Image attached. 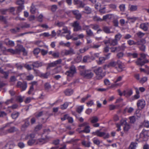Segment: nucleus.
I'll return each mask as SVG.
<instances>
[{
  "mask_svg": "<svg viewBox=\"0 0 149 149\" xmlns=\"http://www.w3.org/2000/svg\"><path fill=\"white\" fill-rule=\"evenodd\" d=\"M49 131V129L44 130V132L42 135V138L39 139L38 140V141L36 142V144H42L46 143L47 142L46 140L49 139V137L47 135Z\"/></svg>",
  "mask_w": 149,
  "mask_h": 149,
  "instance_id": "nucleus-1",
  "label": "nucleus"
},
{
  "mask_svg": "<svg viewBox=\"0 0 149 149\" xmlns=\"http://www.w3.org/2000/svg\"><path fill=\"white\" fill-rule=\"evenodd\" d=\"M13 123V122H10L6 123L5 125L3 127L1 128L2 130L4 129L5 128L8 127L9 128L6 131V133H13L17 130V129L15 127H11V124Z\"/></svg>",
  "mask_w": 149,
  "mask_h": 149,
  "instance_id": "nucleus-2",
  "label": "nucleus"
},
{
  "mask_svg": "<svg viewBox=\"0 0 149 149\" xmlns=\"http://www.w3.org/2000/svg\"><path fill=\"white\" fill-rule=\"evenodd\" d=\"M81 74L84 78L89 79L93 77L94 74L91 70H86L81 72Z\"/></svg>",
  "mask_w": 149,
  "mask_h": 149,
  "instance_id": "nucleus-3",
  "label": "nucleus"
},
{
  "mask_svg": "<svg viewBox=\"0 0 149 149\" xmlns=\"http://www.w3.org/2000/svg\"><path fill=\"white\" fill-rule=\"evenodd\" d=\"M76 73L75 67L74 65H72L70 68L69 70L66 72L65 74L68 76L72 77Z\"/></svg>",
  "mask_w": 149,
  "mask_h": 149,
  "instance_id": "nucleus-4",
  "label": "nucleus"
},
{
  "mask_svg": "<svg viewBox=\"0 0 149 149\" xmlns=\"http://www.w3.org/2000/svg\"><path fill=\"white\" fill-rule=\"evenodd\" d=\"M71 26L73 27L74 31L77 32L82 30L81 27L79 23L77 21H74L72 23Z\"/></svg>",
  "mask_w": 149,
  "mask_h": 149,
  "instance_id": "nucleus-5",
  "label": "nucleus"
},
{
  "mask_svg": "<svg viewBox=\"0 0 149 149\" xmlns=\"http://www.w3.org/2000/svg\"><path fill=\"white\" fill-rule=\"evenodd\" d=\"M17 87L21 88L22 91H25L27 87V83L25 81L22 82L18 81L17 84Z\"/></svg>",
  "mask_w": 149,
  "mask_h": 149,
  "instance_id": "nucleus-6",
  "label": "nucleus"
},
{
  "mask_svg": "<svg viewBox=\"0 0 149 149\" xmlns=\"http://www.w3.org/2000/svg\"><path fill=\"white\" fill-rule=\"evenodd\" d=\"M94 72L97 76H99L100 78H102L104 76L102 68L101 67H99L94 69Z\"/></svg>",
  "mask_w": 149,
  "mask_h": 149,
  "instance_id": "nucleus-7",
  "label": "nucleus"
},
{
  "mask_svg": "<svg viewBox=\"0 0 149 149\" xmlns=\"http://www.w3.org/2000/svg\"><path fill=\"white\" fill-rule=\"evenodd\" d=\"M118 62H120V61H118L117 62L114 61H111L108 64L104 66V68L106 69L107 68H110L116 67L118 63Z\"/></svg>",
  "mask_w": 149,
  "mask_h": 149,
  "instance_id": "nucleus-8",
  "label": "nucleus"
},
{
  "mask_svg": "<svg viewBox=\"0 0 149 149\" xmlns=\"http://www.w3.org/2000/svg\"><path fill=\"white\" fill-rule=\"evenodd\" d=\"M137 105L139 109H143L146 105L145 101L143 99L139 100L137 102Z\"/></svg>",
  "mask_w": 149,
  "mask_h": 149,
  "instance_id": "nucleus-9",
  "label": "nucleus"
},
{
  "mask_svg": "<svg viewBox=\"0 0 149 149\" xmlns=\"http://www.w3.org/2000/svg\"><path fill=\"white\" fill-rule=\"evenodd\" d=\"M73 3L74 5H78V7L79 8H83L85 5L84 2L80 0H73Z\"/></svg>",
  "mask_w": 149,
  "mask_h": 149,
  "instance_id": "nucleus-10",
  "label": "nucleus"
},
{
  "mask_svg": "<svg viewBox=\"0 0 149 149\" xmlns=\"http://www.w3.org/2000/svg\"><path fill=\"white\" fill-rule=\"evenodd\" d=\"M72 13L75 16L76 18L77 19H80L81 17V15L79 13V10H74L72 11Z\"/></svg>",
  "mask_w": 149,
  "mask_h": 149,
  "instance_id": "nucleus-11",
  "label": "nucleus"
},
{
  "mask_svg": "<svg viewBox=\"0 0 149 149\" xmlns=\"http://www.w3.org/2000/svg\"><path fill=\"white\" fill-rule=\"evenodd\" d=\"M148 62V61L147 59H144L143 60V59L141 58H138L137 61L136 63L137 65H140L141 66L143 65L145 63H147Z\"/></svg>",
  "mask_w": 149,
  "mask_h": 149,
  "instance_id": "nucleus-12",
  "label": "nucleus"
},
{
  "mask_svg": "<svg viewBox=\"0 0 149 149\" xmlns=\"http://www.w3.org/2000/svg\"><path fill=\"white\" fill-rule=\"evenodd\" d=\"M146 133L142 132L139 135V140L141 141H146L148 139V137L146 136Z\"/></svg>",
  "mask_w": 149,
  "mask_h": 149,
  "instance_id": "nucleus-13",
  "label": "nucleus"
},
{
  "mask_svg": "<svg viewBox=\"0 0 149 149\" xmlns=\"http://www.w3.org/2000/svg\"><path fill=\"white\" fill-rule=\"evenodd\" d=\"M4 42L6 45L10 47H13L15 45L14 42L9 40L8 38L6 39L4 41Z\"/></svg>",
  "mask_w": 149,
  "mask_h": 149,
  "instance_id": "nucleus-14",
  "label": "nucleus"
},
{
  "mask_svg": "<svg viewBox=\"0 0 149 149\" xmlns=\"http://www.w3.org/2000/svg\"><path fill=\"white\" fill-rule=\"evenodd\" d=\"M42 62L39 61H36L33 62L31 65L34 68H38L39 67L42 66Z\"/></svg>",
  "mask_w": 149,
  "mask_h": 149,
  "instance_id": "nucleus-15",
  "label": "nucleus"
},
{
  "mask_svg": "<svg viewBox=\"0 0 149 149\" xmlns=\"http://www.w3.org/2000/svg\"><path fill=\"white\" fill-rule=\"evenodd\" d=\"M133 94V91L132 89H130L123 91V94L126 97H128L131 96Z\"/></svg>",
  "mask_w": 149,
  "mask_h": 149,
  "instance_id": "nucleus-16",
  "label": "nucleus"
},
{
  "mask_svg": "<svg viewBox=\"0 0 149 149\" xmlns=\"http://www.w3.org/2000/svg\"><path fill=\"white\" fill-rule=\"evenodd\" d=\"M139 42H140V44L138 45H139V48L143 52L144 51L146 48V46L142 44V43H145V40L143 39H142L140 40V41Z\"/></svg>",
  "mask_w": 149,
  "mask_h": 149,
  "instance_id": "nucleus-17",
  "label": "nucleus"
},
{
  "mask_svg": "<svg viewBox=\"0 0 149 149\" xmlns=\"http://www.w3.org/2000/svg\"><path fill=\"white\" fill-rule=\"evenodd\" d=\"M101 130H97L95 132H93L92 134L93 135H96L98 136H103L105 135V133L104 132H100Z\"/></svg>",
  "mask_w": 149,
  "mask_h": 149,
  "instance_id": "nucleus-18",
  "label": "nucleus"
},
{
  "mask_svg": "<svg viewBox=\"0 0 149 149\" xmlns=\"http://www.w3.org/2000/svg\"><path fill=\"white\" fill-rule=\"evenodd\" d=\"M31 85L30 86L28 92V93L29 94H31L34 90L33 85H36L37 84V82L36 81H33L31 83Z\"/></svg>",
  "mask_w": 149,
  "mask_h": 149,
  "instance_id": "nucleus-19",
  "label": "nucleus"
},
{
  "mask_svg": "<svg viewBox=\"0 0 149 149\" xmlns=\"http://www.w3.org/2000/svg\"><path fill=\"white\" fill-rule=\"evenodd\" d=\"M75 54V52L73 49L72 48H70L69 50H65L64 54L65 55H72Z\"/></svg>",
  "mask_w": 149,
  "mask_h": 149,
  "instance_id": "nucleus-20",
  "label": "nucleus"
},
{
  "mask_svg": "<svg viewBox=\"0 0 149 149\" xmlns=\"http://www.w3.org/2000/svg\"><path fill=\"white\" fill-rule=\"evenodd\" d=\"M84 10L85 11H83V12L87 14L91 13L92 11L91 9L88 6L84 7Z\"/></svg>",
  "mask_w": 149,
  "mask_h": 149,
  "instance_id": "nucleus-21",
  "label": "nucleus"
},
{
  "mask_svg": "<svg viewBox=\"0 0 149 149\" xmlns=\"http://www.w3.org/2000/svg\"><path fill=\"white\" fill-rule=\"evenodd\" d=\"M91 61L90 57L88 56H85L83 57V62L84 63L90 62Z\"/></svg>",
  "mask_w": 149,
  "mask_h": 149,
  "instance_id": "nucleus-22",
  "label": "nucleus"
},
{
  "mask_svg": "<svg viewBox=\"0 0 149 149\" xmlns=\"http://www.w3.org/2000/svg\"><path fill=\"white\" fill-rule=\"evenodd\" d=\"M127 43L128 45L130 46L133 45H138L140 44V42L138 41L136 42H135L133 40H129L127 41Z\"/></svg>",
  "mask_w": 149,
  "mask_h": 149,
  "instance_id": "nucleus-23",
  "label": "nucleus"
},
{
  "mask_svg": "<svg viewBox=\"0 0 149 149\" xmlns=\"http://www.w3.org/2000/svg\"><path fill=\"white\" fill-rule=\"evenodd\" d=\"M126 47L125 46V44L123 43L120 46L117 47V52L124 51L126 48Z\"/></svg>",
  "mask_w": 149,
  "mask_h": 149,
  "instance_id": "nucleus-24",
  "label": "nucleus"
},
{
  "mask_svg": "<svg viewBox=\"0 0 149 149\" xmlns=\"http://www.w3.org/2000/svg\"><path fill=\"white\" fill-rule=\"evenodd\" d=\"M91 143L90 141H86L84 140L82 141L81 142L82 145L86 147H89L90 146Z\"/></svg>",
  "mask_w": 149,
  "mask_h": 149,
  "instance_id": "nucleus-25",
  "label": "nucleus"
},
{
  "mask_svg": "<svg viewBox=\"0 0 149 149\" xmlns=\"http://www.w3.org/2000/svg\"><path fill=\"white\" fill-rule=\"evenodd\" d=\"M129 9L130 11H136L137 9V6L136 5H129Z\"/></svg>",
  "mask_w": 149,
  "mask_h": 149,
  "instance_id": "nucleus-26",
  "label": "nucleus"
},
{
  "mask_svg": "<svg viewBox=\"0 0 149 149\" xmlns=\"http://www.w3.org/2000/svg\"><path fill=\"white\" fill-rule=\"evenodd\" d=\"M124 123L125 125L123 127L124 130L125 131L127 132L130 128V126L125 121H123V123Z\"/></svg>",
  "mask_w": 149,
  "mask_h": 149,
  "instance_id": "nucleus-27",
  "label": "nucleus"
},
{
  "mask_svg": "<svg viewBox=\"0 0 149 149\" xmlns=\"http://www.w3.org/2000/svg\"><path fill=\"white\" fill-rule=\"evenodd\" d=\"M36 140L35 139H31L27 142V144L29 146H32L35 143H36Z\"/></svg>",
  "mask_w": 149,
  "mask_h": 149,
  "instance_id": "nucleus-28",
  "label": "nucleus"
},
{
  "mask_svg": "<svg viewBox=\"0 0 149 149\" xmlns=\"http://www.w3.org/2000/svg\"><path fill=\"white\" fill-rule=\"evenodd\" d=\"M113 15V14H107L104 16L102 19V21H105L107 19H111L112 17V16Z\"/></svg>",
  "mask_w": 149,
  "mask_h": 149,
  "instance_id": "nucleus-29",
  "label": "nucleus"
},
{
  "mask_svg": "<svg viewBox=\"0 0 149 149\" xmlns=\"http://www.w3.org/2000/svg\"><path fill=\"white\" fill-rule=\"evenodd\" d=\"M140 27L144 31H147L148 29L147 24L145 23L141 24L140 26Z\"/></svg>",
  "mask_w": 149,
  "mask_h": 149,
  "instance_id": "nucleus-30",
  "label": "nucleus"
},
{
  "mask_svg": "<svg viewBox=\"0 0 149 149\" xmlns=\"http://www.w3.org/2000/svg\"><path fill=\"white\" fill-rule=\"evenodd\" d=\"M64 93L66 95L69 96L73 93V90L70 89H67L65 91Z\"/></svg>",
  "mask_w": 149,
  "mask_h": 149,
  "instance_id": "nucleus-31",
  "label": "nucleus"
},
{
  "mask_svg": "<svg viewBox=\"0 0 149 149\" xmlns=\"http://www.w3.org/2000/svg\"><path fill=\"white\" fill-rule=\"evenodd\" d=\"M50 74V73L49 72H46L45 73H42L40 74L41 77L43 78H47Z\"/></svg>",
  "mask_w": 149,
  "mask_h": 149,
  "instance_id": "nucleus-32",
  "label": "nucleus"
},
{
  "mask_svg": "<svg viewBox=\"0 0 149 149\" xmlns=\"http://www.w3.org/2000/svg\"><path fill=\"white\" fill-rule=\"evenodd\" d=\"M23 66L27 70H30L32 69L34 71H36V70H35L33 68H32L30 65L27 63L23 64Z\"/></svg>",
  "mask_w": 149,
  "mask_h": 149,
  "instance_id": "nucleus-33",
  "label": "nucleus"
},
{
  "mask_svg": "<svg viewBox=\"0 0 149 149\" xmlns=\"http://www.w3.org/2000/svg\"><path fill=\"white\" fill-rule=\"evenodd\" d=\"M106 59V58H105L101 57L99 58V61L97 62V63L99 65L101 64L104 62Z\"/></svg>",
  "mask_w": 149,
  "mask_h": 149,
  "instance_id": "nucleus-34",
  "label": "nucleus"
},
{
  "mask_svg": "<svg viewBox=\"0 0 149 149\" xmlns=\"http://www.w3.org/2000/svg\"><path fill=\"white\" fill-rule=\"evenodd\" d=\"M118 44V42L115 39H112L110 38V45L114 46L117 45Z\"/></svg>",
  "mask_w": 149,
  "mask_h": 149,
  "instance_id": "nucleus-35",
  "label": "nucleus"
},
{
  "mask_svg": "<svg viewBox=\"0 0 149 149\" xmlns=\"http://www.w3.org/2000/svg\"><path fill=\"white\" fill-rule=\"evenodd\" d=\"M134 110L133 108L130 107L128 108V107H126L124 109V111L125 112H127L128 113H131Z\"/></svg>",
  "mask_w": 149,
  "mask_h": 149,
  "instance_id": "nucleus-36",
  "label": "nucleus"
},
{
  "mask_svg": "<svg viewBox=\"0 0 149 149\" xmlns=\"http://www.w3.org/2000/svg\"><path fill=\"white\" fill-rule=\"evenodd\" d=\"M122 37V35L120 33H118L115 36V39L118 42L120 40Z\"/></svg>",
  "mask_w": 149,
  "mask_h": 149,
  "instance_id": "nucleus-37",
  "label": "nucleus"
},
{
  "mask_svg": "<svg viewBox=\"0 0 149 149\" xmlns=\"http://www.w3.org/2000/svg\"><path fill=\"white\" fill-rule=\"evenodd\" d=\"M137 143L132 142L129 147V149H135Z\"/></svg>",
  "mask_w": 149,
  "mask_h": 149,
  "instance_id": "nucleus-38",
  "label": "nucleus"
},
{
  "mask_svg": "<svg viewBox=\"0 0 149 149\" xmlns=\"http://www.w3.org/2000/svg\"><path fill=\"white\" fill-rule=\"evenodd\" d=\"M93 20L95 21L102 22V19L101 18L99 17L96 15H95L93 17Z\"/></svg>",
  "mask_w": 149,
  "mask_h": 149,
  "instance_id": "nucleus-39",
  "label": "nucleus"
},
{
  "mask_svg": "<svg viewBox=\"0 0 149 149\" xmlns=\"http://www.w3.org/2000/svg\"><path fill=\"white\" fill-rule=\"evenodd\" d=\"M20 29L19 27H16L10 29V31L13 33H16L19 31Z\"/></svg>",
  "mask_w": 149,
  "mask_h": 149,
  "instance_id": "nucleus-40",
  "label": "nucleus"
},
{
  "mask_svg": "<svg viewBox=\"0 0 149 149\" xmlns=\"http://www.w3.org/2000/svg\"><path fill=\"white\" fill-rule=\"evenodd\" d=\"M19 112H14L11 114V117L13 119H16L19 116Z\"/></svg>",
  "mask_w": 149,
  "mask_h": 149,
  "instance_id": "nucleus-41",
  "label": "nucleus"
},
{
  "mask_svg": "<svg viewBox=\"0 0 149 149\" xmlns=\"http://www.w3.org/2000/svg\"><path fill=\"white\" fill-rule=\"evenodd\" d=\"M86 32L88 36L91 37L94 35L93 33L91 30L89 29L86 30Z\"/></svg>",
  "mask_w": 149,
  "mask_h": 149,
  "instance_id": "nucleus-42",
  "label": "nucleus"
},
{
  "mask_svg": "<svg viewBox=\"0 0 149 149\" xmlns=\"http://www.w3.org/2000/svg\"><path fill=\"white\" fill-rule=\"evenodd\" d=\"M62 30L64 31L62 33H68L69 34L71 33L70 31L68 30L67 27L66 26H64Z\"/></svg>",
  "mask_w": 149,
  "mask_h": 149,
  "instance_id": "nucleus-43",
  "label": "nucleus"
},
{
  "mask_svg": "<svg viewBox=\"0 0 149 149\" xmlns=\"http://www.w3.org/2000/svg\"><path fill=\"white\" fill-rule=\"evenodd\" d=\"M24 6L23 5H20L17 8V9L16 11V13L18 14L21 11L24 9Z\"/></svg>",
  "mask_w": 149,
  "mask_h": 149,
  "instance_id": "nucleus-44",
  "label": "nucleus"
},
{
  "mask_svg": "<svg viewBox=\"0 0 149 149\" xmlns=\"http://www.w3.org/2000/svg\"><path fill=\"white\" fill-rule=\"evenodd\" d=\"M103 31L106 33H111L109 27L105 26L103 28Z\"/></svg>",
  "mask_w": 149,
  "mask_h": 149,
  "instance_id": "nucleus-45",
  "label": "nucleus"
},
{
  "mask_svg": "<svg viewBox=\"0 0 149 149\" xmlns=\"http://www.w3.org/2000/svg\"><path fill=\"white\" fill-rule=\"evenodd\" d=\"M58 8L57 5H52L51 6V10L53 12H55Z\"/></svg>",
  "mask_w": 149,
  "mask_h": 149,
  "instance_id": "nucleus-46",
  "label": "nucleus"
},
{
  "mask_svg": "<svg viewBox=\"0 0 149 149\" xmlns=\"http://www.w3.org/2000/svg\"><path fill=\"white\" fill-rule=\"evenodd\" d=\"M143 125L145 127L149 128V121L148 120H144L143 123Z\"/></svg>",
  "mask_w": 149,
  "mask_h": 149,
  "instance_id": "nucleus-47",
  "label": "nucleus"
},
{
  "mask_svg": "<svg viewBox=\"0 0 149 149\" xmlns=\"http://www.w3.org/2000/svg\"><path fill=\"white\" fill-rule=\"evenodd\" d=\"M0 20L5 24L7 23V19L6 17L3 16H0Z\"/></svg>",
  "mask_w": 149,
  "mask_h": 149,
  "instance_id": "nucleus-48",
  "label": "nucleus"
},
{
  "mask_svg": "<svg viewBox=\"0 0 149 149\" xmlns=\"http://www.w3.org/2000/svg\"><path fill=\"white\" fill-rule=\"evenodd\" d=\"M44 87L45 89L46 90H49L51 88V86L48 83H46L44 84Z\"/></svg>",
  "mask_w": 149,
  "mask_h": 149,
  "instance_id": "nucleus-49",
  "label": "nucleus"
},
{
  "mask_svg": "<svg viewBox=\"0 0 149 149\" xmlns=\"http://www.w3.org/2000/svg\"><path fill=\"white\" fill-rule=\"evenodd\" d=\"M98 120V118L96 116H94L92 118L91 120V122L92 123H94L97 122Z\"/></svg>",
  "mask_w": 149,
  "mask_h": 149,
  "instance_id": "nucleus-50",
  "label": "nucleus"
},
{
  "mask_svg": "<svg viewBox=\"0 0 149 149\" xmlns=\"http://www.w3.org/2000/svg\"><path fill=\"white\" fill-rule=\"evenodd\" d=\"M35 136V134L34 133H32L30 134L29 135H27L26 137V139H27L29 138V137H30L31 139H33Z\"/></svg>",
  "mask_w": 149,
  "mask_h": 149,
  "instance_id": "nucleus-51",
  "label": "nucleus"
},
{
  "mask_svg": "<svg viewBox=\"0 0 149 149\" xmlns=\"http://www.w3.org/2000/svg\"><path fill=\"white\" fill-rule=\"evenodd\" d=\"M68 103L67 102L61 105V107L62 109H66L68 106Z\"/></svg>",
  "mask_w": 149,
  "mask_h": 149,
  "instance_id": "nucleus-52",
  "label": "nucleus"
},
{
  "mask_svg": "<svg viewBox=\"0 0 149 149\" xmlns=\"http://www.w3.org/2000/svg\"><path fill=\"white\" fill-rule=\"evenodd\" d=\"M118 65L119 71L121 72L123 70V69L124 68L123 66L120 64V61L118 62L117 65Z\"/></svg>",
  "mask_w": 149,
  "mask_h": 149,
  "instance_id": "nucleus-53",
  "label": "nucleus"
},
{
  "mask_svg": "<svg viewBox=\"0 0 149 149\" xmlns=\"http://www.w3.org/2000/svg\"><path fill=\"white\" fill-rule=\"evenodd\" d=\"M40 50L41 49H40L38 48H36L33 50V54L35 55H37L40 52Z\"/></svg>",
  "mask_w": 149,
  "mask_h": 149,
  "instance_id": "nucleus-54",
  "label": "nucleus"
},
{
  "mask_svg": "<svg viewBox=\"0 0 149 149\" xmlns=\"http://www.w3.org/2000/svg\"><path fill=\"white\" fill-rule=\"evenodd\" d=\"M56 66L54 64V62H53L52 63H48V66L47 68V69H48L54 67Z\"/></svg>",
  "mask_w": 149,
  "mask_h": 149,
  "instance_id": "nucleus-55",
  "label": "nucleus"
},
{
  "mask_svg": "<svg viewBox=\"0 0 149 149\" xmlns=\"http://www.w3.org/2000/svg\"><path fill=\"white\" fill-rule=\"evenodd\" d=\"M90 127L88 125L86 126L84 129V131H85V132L86 133H88L90 132Z\"/></svg>",
  "mask_w": 149,
  "mask_h": 149,
  "instance_id": "nucleus-56",
  "label": "nucleus"
},
{
  "mask_svg": "<svg viewBox=\"0 0 149 149\" xmlns=\"http://www.w3.org/2000/svg\"><path fill=\"white\" fill-rule=\"evenodd\" d=\"M130 123H134L136 121L135 118L134 116L130 117Z\"/></svg>",
  "mask_w": 149,
  "mask_h": 149,
  "instance_id": "nucleus-57",
  "label": "nucleus"
},
{
  "mask_svg": "<svg viewBox=\"0 0 149 149\" xmlns=\"http://www.w3.org/2000/svg\"><path fill=\"white\" fill-rule=\"evenodd\" d=\"M91 96L89 95H87L86 97L82 98L81 99V102H84L87 100V99L90 97Z\"/></svg>",
  "mask_w": 149,
  "mask_h": 149,
  "instance_id": "nucleus-58",
  "label": "nucleus"
},
{
  "mask_svg": "<svg viewBox=\"0 0 149 149\" xmlns=\"http://www.w3.org/2000/svg\"><path fill=\"white\" fill-rule=\"evenodd\" d=\"M23 98L20 96H18L17 97V100L19 102H22L23 101Z\"/></svg>",
  "mask_w": 149,
  "mask_h": 149,
  "instance_id": "nucleus-59",
  "label": "nucleus"
},
{
  "mask_svg": "<svg viewBox=\"0 0 149 149\" xmlns=\"http://www.w3.org/2000/svg\"><path fill=\"white\" fill-rule=\"evenodd\" d=\"M83 109V106H81L79 107L77 109V111L79 113H81Z\"/></svg>",
  "mask_w": 149,
  "mask_h": 149,
  "instance_id": "nucleus-60",
  "label": "nucleus"
},
{
  "mask_svg": "<svg viewBox=\"0 0 149 149\" xmlns=\"http://www.w3.org/2000/svg\"><path fill=\"white\" fill-rule=\"evenodd\" d=\"M36 10V8L33 6H32L31 7L30 11L32 13H35Z\"/></svg>",
  "mask_w": 149,
  "mask_h": 149,
  "instance_id": "nucleus-61",
  "label": "nucleus"
},
{
  "mask_svg": "<svg viewBox=\"0 0 149 149\" xmlns=\"http://www.w3.org/2000/svg\"><path fill=\"white\" fill-rule=\"evenodd\" d=\"M62 60L61 59H60L55 61H54L55 66L61 64V63Z\"/></svg>",
  "mask_w": 149,
  "mask_h": 149,
  "instance_id": "nucleus-62",
  "label": "nucleus"
},
{
  "mask_svg": "<svg viewBox=\"0 0 149 149\" xmlns=\"http://www.w3.org/2000/svg\"><path fill=\"white\" fill-rule=\"evenodd\" d=\"M43 113V111H40L38 113H36L35 114V117L37 118H38L41 116L42 115Z\"/></svg>",
  "mask_w": 149,
  "mask_h": 149,
  "instance_id": "nucleus-63",
  "label": "nucleus"
},
{
  "mask_svg": "<svg viewBox=\"0 0 149 149\" xmlns=\"http://www.w3.org/2000/svg\"><path fill=\"white\" fill-rule=\"evenodd\" d=\"M124 54L122 52L118 53L117 54V57L119 58H121L123 56Z\"/></svg>",
  "mask_w": 149,
  "mask_h": 149,
  "instance_id": "nucleus-64",
  "label": "nucleus"
}]
</instances>
